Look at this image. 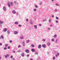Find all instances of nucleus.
<instances>
[{"label":"nucleus","mask_w":60,"mask_h":60,"mask_svg":"<svg viewBox=\"0 0 60 60\" xmlns=\"http://www.w3.org/2000/svg\"><path fill=\"white\" fill-rule=\"evenodd\" d=\"M25 51L26 52V53H29V50L28 49H26Z\"/></svg>","instance_id":"1"},{"label":"nucleus","mask_w":60,"mask_h":60,"mask_svg":"<svg viewBox=\"0 0 60 60\" xmlns=\"http://www.w3.org/2000/svg\"><path fill=\"white\" fill-rule=\"evenodd\" d=\"M14 33L15 34H18V32L17 31H14Z\"/></svg>","instance_id":"2"},{"label":"nucleus","mask_w":60,"mask_h":60,"mask_svg":"<svg viewBox=\"0 0 60 60\" xmlns=\"http://www.w3.org/2000/svg\"><path fill=\"white\" fill-rule=\"evenodd\" d=\"M30 24H31V25H32V24H33L34 22H33V21H32V20H30Z\"/></svg>","instance_id":"3"},{"label":"nucleus","mask_w":60,"mask_h":60,"mask_svg":"<svg viewBox=\"0 0 60 60\" xmlns=\"http://www.w3.org/2000/svg\"><path fill=\"white\" fill-rule=\"evenodd\" d=\"M21 56L22 57H24L25 56V54L24 53H23L21 54Z\"/></svg>","instance_id":"4"},{"label":"nucleus","mask_w":60,"mask_h":60,"mask_svg":"<svg viewBox=\"0 0 60 60\" xmlns=\"http://www.w3.org/2000/svg\"><path fill=\"white\" fill-rule=\"evenodd\" d=\"M31 50L32 52H34L35 51V50L34 49H31Z\"/></svg>","instance_id":"5"},{"label":"nucleus","mask_w":60,"mask_h":60,"mask_svg":"<svg viewBox=\"0 0 60 60\" xmlns=\"http://www.w3.org/2000/svg\"><path fill=\"white\" fill-rule=\"evenodd\" d=\"M4 36H3V35H1V37H0V39H4Z\"/></svg>","instance_id":"6"},{"label":"nucleus","mask_w":60,"mask_h":60,"mask_svg":"<svg viewBox=\"0 0 60 60\" xmlns=\"http://www.w3.org/2000/svg\"><path fill=\"white\" fill-rule=\"evenodd\" d=\"M10 4L11 6H12L13 5V3L12 2H10Z\"/></svg>","instance_id":"7"},{"label":"nucleus","mask_w":60,"mask_h":60,"mask_svg":"<svg viewBox=\"0 0 60 60\" xmlns=\"http://www.w3.org/2000/svg\"><path fill=\"white\" fill-rule=\"evenodd\" d=\"M34 27L36 29H37V25H34Z\"/></svg>","instance_id":"8"},{"label":"nucleus","mask_w":60,"mask_h":60,"mask_svg":"<svg viewBox=\"0 0 60 60\" xmlns=\"http://www.w3.org/2000/svg\"><path fill=\"white\" fill-rule=\"evenodd\" d=\"M3 9L4 11H6V8H5V7L4 6L3 7Z\"/></svg>","instance_id":"9"},{"label":"nucleus","mask_w":60,"mask_h":60,"mask_svg":"<svg viewBox=\"0 0 60 60\" xmlns=\"http://www.w3.org/2000/svg\"><path fill=\"white\" fill-rule=\"evenodd\" d=\"M12 13H13V14H15L16 13V11H15L14 10H13L12 11Z\"/></svg>","instance_id":"10"},{"label":"nucleus","mask_w":60,"mask_h":60,"mask_svg":"<svg viewBox=\"0 0 60 60\" xmlns=\"http://www.w3.org/2000/svg\"><path fill=\"white\" fill-rule=\"evenodd\" d=\"M7 28H5L4 30V32H6V31H7Z\"/></svg>","instance_id":"11"},{"label":"nucleus","mask_w":60,"mask_h":60,"mask_svg":"<svg viewBox=\"0 0 60 60\" xmlns=\"http://www.w3.org/2000/svg\"><path fill=\"white\" fill-rule=\"evenodd\" d=\"M38 49H41V45H39L38 46Z\"/></svg>","instance_id":"12"},{"label":"nucleus","mask_w":60,"mask_h":60,"mask_svg":"<svg viewBox=\"0 0 60 60\" xmlns=\"http://www.w3.org/2000/svg\"><path fill=\"white\" fill-rule=\"evenodd\" d=\"M26 42L27 43H28L29 42V40H27L26 41Z\"/></svg>","instance_id":"13"},{"label":"nucleus","mask_w":60,"mask_h":60,"mask_svg":"<svg viewBox=\"0 0 60 60\" xmlns=\"http://www.w3.org/2000/svg\"><path fill=\"white\" fill-rule=\"evenodd\" d=\"M42 47L44 48H45V47H46V46H45V44H43L42 45Z\"/></svg>","instance_id":"14"},{"label":"nucleus","mask_w":60,"mask_h":60,"mask_svg":"<svg viewBox=\"0 0 60 60\" xmlns=\"http://www.w3.org/2000/svg\"><path fill=\"white\" fill-rule=\"evenodd\" d=\"M7 33L8 34H10V31L9 30H7Z\"/></svg>","instance_id":"15"},{"label":"nucleus","mask_w":60,"mask_h":60,"mask_svg":"<svg viewBox=\"0 0 60 60\" xmlns=\"http://www.w3.org/2000/svg\"><path fill=\"white\" fill-rule=\"evenodd\" d=\"M22 45L24 47H25V42H23L22 43Z\"/></svg>","instance_id":"16"},{"label":"nucleus","mask_w":60,"mask_h":60,"mask_svg":"<svg viewBox=\"0 0 60 60\" xmlns=\"http://www.w3.org/2000/svg\"><path fill=\"white\" fill-rule=\"evenodd\" d=\"M15 25H18V22H15L14 23Z\"/></svg>","instance_id":"17"},{"label":"nucleus","mask_w":60,"mask_h":60,"mask_svg":"<svg viewBox=\"0 0 60 60\" xmlns=\"http://www.w3.org/2000/svg\"><path fill=\"white\" fill-rule=\"evenodd\" d=\"M47 45L48 46H49L50 45V43H47Z\"/></svg>","instance_id":"18"},{"label":"nucleus","mask_w":60,"mask_h":60,"mask_svg":"<svg viewBox=\"0 0 60 60\" xmlns=\"http://www.w3.org/2000/svg\"><path fill=\"white\" fill-rule=\"evenodd\" d=\"M35 55H38V52H35Z\"/></svg>","instance_id":"19"},{"label":"nucleus","mask_w":60,"mask_h":60,"mask_svg":"<svg viewBox=\"0 0 60 60\" xmlns=\"http://www.w3.org/2000/svg\"><path fill=\"white\" fill-rule=\"evenodd\" d=\"M10 2H9L8 4V5L9 7H11V5H10Z\"/></svg>","instance_id":"20"},{"label":"nucleus","mask_w":60,"mask_h":60,"mask_svg":"<svg viewBox=\"0 0 60 60\" xmlns=\"http://www.w3.org/2000/svg\"><path fill=\"white\" fill-rule=\"evenodd\" d=\"M3 21H0V23L1 24H3Z\"/></svg>","instance_id":"21"},{"label":"nucleus","mask_w":60,"mask_h":60,"mask_svg":"<svg viewBox=\"0 0 60 60\" xmlns=\"http://www.w3.org/2000/svg\"><path fill=\"white\" fill-rule=\"evenodd\" d=\"M20 39H23V36H21L20 37Z\"/></svg>","instance_id":"22"},{"label":"nucleus","mask_w":60,"mask_h":60,"mask_svg":"<svg viewBox=\"0 0 60 60\" xmlns=\"http://www.w3.org/2000/svg\"><path fill=\"white\" fill-rule=\"evenodd\" d=\"M31 47H33V48L34 47V44H32L31 45Z\"/></svg>","instance_id":"23"},{"label":"nucleus","mask_w":60,"mask_h":60,"mask_svg":"<svg viewBox=\"0 0 60 60\" xmlns=\"http://www.w3.org/2000/svg\"><path fill=\"white\" fill-rule=\"evenodd\" d=\"M54 39H51V41H52L53 42V41H54Z\"/></svg>","instance_id":"24"},{"label":"nucleus","mask_w":60,"mask_h":60,"mask_svg":"<svg viewBox=\"0 0 60 60\" xmlns=\"http://www.w3.org/2000/svg\"><path fill=\"white\" fill-rule=\"evenodd\" d=\"M35 8H37L38 7V6H37V5H35Z\"/></svg>","instance_id":"25"},{"label":"nucleus","mask_w":60,"mask_h":60,"mask_svg":"<svg viewBox=\"0 0 60 60\" xmlns=\"http://www.w3.org/2000/svg\"><path fill=\"white\" fill-rule=\"evenodd\" d=\"M57 35L56 34H55L54 36V38H56V36H57Z\"/></svg>","instance_id":"26"},{"label":"nucleus","mask_w":60,"mask_h":60,"mask_svg":"<svg viewBox=\"0 0 60 60\" xmlns=\"http://www.w3.org/2000/svg\"><path fill=\"white\" fill-rule=\"evenodd\" d=\"M57 11V9H55V12H56Z\"/></svg>","instance_id":"27"},{"label":"nucleus","mask_w":60,"mask_h":60,"mask_svg":"<svg viewBox=\"0 0 60 60\" xmlns=\"http://www.w3.org/2000/svg\"><path fill=\"white\" fill-rule=\"evenodd\" d=\"M26 21L27 22H28V19H26Z\"/></svg>","instance_id":"28"},{"label":"nucleus","mask_w":60,"mask_h":60,"mask_svg":"<svg viewBox=\"0 0 60 60\" xmlns=\"http://www.w3.org/2000/svg\"><path fill=\"white\" fill-rule=\"evenodd\" d=\"M46 41V40L45 39H43L42 40L43 41Z\"/></svg>","instance_id":"29"},{"label":"nucleus","mask_w":60,"mask_h":60,"mask_svg":"<svg viewBox=\"0 0 60 60\" xmlns=\"http://www.w3.org/2000/svg\"><path fill=\"white\" fill-rule=\"evenodd\" d=\"M19 26V27H21V26H22V25H21L19 24L18 25Z\"/></svg>","instance_id":"30"},{"label":"nucleus","mask_w":60,"mask_h":60,"mask_svg":"<svg viewBox=\"0 0 60 60\" xmlns=\"http://www.w3.org/2000/svg\"><path fill=\"white\" fill-rule=\"evenodd\" d=\"M4 50H6V49H7V47H4Z\"/></svg>","instance_id":"31"},{"label":"nucleus","mask_w":60,"mask_h":60,"mask_svg":"<svg viewBox=\"0 0 60 60\" xmlns=\"http://www.w3.org/2000/svg\"><path fill=\"white\" fill-rule=\"evenodd\" d=\"M55 42L56 43H57V39L56 40V41H55Z\"/></svg>","instance_id":"32"},{"label":"nucleus","mask_w":60,"mask_h":60,"mask_svg":"<svg viewBox=\"0 0 60 60\" xmlns=\"http://www.w3.org/2000/svg\"><path fill=\"white\" fill-rule=\"evenodd\" d=\"M8 57H9V55L8 54H7L6 55Z\"/></svg>","instance_id":"33"},{"label":"nucleus","mask_w":60,"mask_h":60,"mask_svg":"<svg viewBox=\"0 0 60 60\" xmlns=\"http://www.w3.org/2000/svg\"><path fill=\"white\" fill-rule=\"evenodd\" d=\"M57 55L58 56H59V52L57 53Z\"/></svg>","instance_id":"34"},{"label":"nucleus","mask_w":60,"mask_h":60,"mask_svg":"<svg viewBox=\"0 0 60 60\" xmlns=\"http://www.w3.org/2000/svg\"><path fill=\"white\" fill-rule=\"evenodd\" d=\"M8 46V44H7L5 45V47H6Z\"/></svg>","instance_id":"35"},{"label":"nucleus","mask_w":60,"mask_h":60,"mask_svg":"<svg viewBox=\"0 0 60 60\" xmlns=\"http://www.w3.org/2000/svg\"><path fill=\"white\" fill-rule=\"evenodd\" d=\"M55 58H55V57H53V60H55Z\"/></svg>","instance_id":"36"},{"label":"nucleus","mask_w":60,"mask_h":60,"mask_svg":"<svg viewBox=\"0 0 60 60\" xmlns=\"http://www.w3.org/2000/svg\"><path fill=\"white\" fill-rule=\"evenodd\" d=\"M14 3L16 4H17V2L16 1H15L14 2Z\"/></svg>","instance_id":"37"},{"label":"nucleus","mask_w":60,"mask_h":60,"mask_svg":"<svg viewBox=\"0 0 60 60\" xmlns=\"http://www.w3.org/2000/svg\"><path fill=\"white\" fill-rule=\"evenodd\" d=\"M5 57L6 58H7V56H6V55H5Z\"/></svg>","instance_id":"38"},{"label":"nucleus","mask_w":60,"mask_h":60,"mask_svg":"<svg viewBox=\"0 0 60 60\" xmlns=\"http://www.w3.org/2000/svg\"><path fill=\"white\" fill-rule=\"evenodd\" d=\"M47 21L46 20H43V22H45V21Z\"/></svg>","instance_id":"39"},{"label":"nucleus","mask_w":60,"mask_h":60,"mask_svg":"<svg viewBox=\"0 0 60 60\" xmlns=\"http://www.w3.org/2000/svg\"><path fill=\"white\" fill-rule=\"evenodd\" d=\"M56 19H58V17H56Z\"/></svg>","instance_id":"40"},{"label":"nucleus","mask_w":60,"mask_h":60,"mask_svg":"<svg viewBox=\"0 0 60 60\" xmlns=\"http://www.w3.org/2000/svg\"><path fill=\"white\" fill-rule=\"evenodd\" d=\"M11 58H13V56H11Z\"/></svg>","instance_id":"41"},{"label":"nucleus","mask_w":60,"mask_h":60,"mask_svg":"<svg viewBox=\"0 0 60 60\" xmlns=\"http://www.w3.org/2000/svg\"><path fill=\"white\" fill-rule=\"evenodd\" d=\"M8 49H10V46H9L8 47Z\"/></svg>","instance_id":"42"},{"label":"nucleus","mask_w":60,"mask_h":60,"mask_svg":"<svg viewBox=\"0 0 60 60\" xmlns=\"http://www.w3.org/2000/svg\"><path fill=\"white\" fill-rule=\"evenodd\" d=\"M39 26H41V24H39Z\"/></svg>","instance_id":"43"},{"label":"nucleus","mask_w":60,"mask_h":60,"mask_svg":"<svg viewBox=\"0 0 60 60\" xmlns=\"http://www.w3.org/2000/svg\"><path fill=\"white\" fill-rule=\"evenodd\" d=\"M12 52L14 53H15V51H13Z\"/></svg>","instance_id":"44"},{"label":"nucleus","mask_w":60,"mask_h":60,"mask_svg":"<svg viewBox=\"0 0 60 60\" xmlns=\"http://www.w3.org/2000/svg\"><path fill=\"white\" fill-rule=\"evenodd\" d=\"M55 5H56V6H58V4H56Z\"/></svg>","instance_id":"45"},{"label":"nucleus","mask_w":60,"mask_h":60,"mask_svg":"<svg viewBox=\"0 0 60 60\" xmlns=\"http://www.w3.org/2000/svg\"><path fill=\"white\" fill-rule=\"evenodd\" d=\"M42 4V2H41L39 4H40V5H41Z\"/></svg>","instance_id":"46"},{"label":"nucleus","mask_w":60,"mask_h":60,"mask_svg":"<svg viewBox=\"0 0 60 60\" xmlns=\"http://www.w3.org/2000/svg\"><path fill=\"white\" fill-rule=\"evenodd\" d=\"M49 22H50L51 21V19H49Z\"/></svg>","instance_id":"47"},{"label":"nucleus","mask_w":60,"mask_h":60,"mask_svg":"<svg viewBox=\"0 0 60 60\" xmlns=\"http://www.w3.org/2000/svg\"><path fill=\"white\" fill-rule=\"evenodd\" d=\"M2 43H0V46H2Z\"/></svg>","instance_id":"48"},{"label":"nucleus","mask_w":60,"mask_h":60,"mask_svg":"<svg viewBox=\"0 0 60 60\" xmlns=\"http://www.w3.org/2000/svg\"><path fill=\"white\" fill-rule=\"evenodd\" d=\"M34 11H36V9H34Z\"/></svg>","instance_id":"49"},{"label":"nucleus","mask_w":60,"mask_h":60,"mask_svg":"<svg viewBox=\"0 0 60 60\" xmlns=\"http://www.w3.org/2000/svg\"><path fill=\"white\" fill-rule=\"evenodd\" d=\"M9 42L10 43H11L12 42V41L11 40H10Z\"/></svg>","instance_id":"50"},{"label":"nucleus","mask_w":60,"mask_h":60,"mask_svg":"<svg viewBox=\"0 0 60 60\" xmlns=\"http://www.w3.org/2000/svg\"><path fill=\"white\" fill-rule=\"evenodd\" d=\"M27 57H29V54H27Z\"/></svg>","instance_id":"51"},{"label":"nucleus","mask_w":60,"mask_h":60,"mask_svg":"<svg viewBox=\"0 0 60 60\" xmlns=\"http://www.w3.org/2000/svg\"><path fill=\"white\" fill-rule=\"evenodd\" d=\"M56 23H58V21L57 20H56Z\"/></svg>","instance_id":"52"},{"label":"nucleus","mask_w":60,"mask_h":60,"mask_svg":"<svg viewBox=\"0 0 60 60\" xmlns=\"http://www.w3.org/2000/svg\"><path fill=\"white\" fill-rule=\"evenodd\" d=\"M40 58H38L37 59V60H40Z\"/></svg>","instance_id":"53"},{"label":"nucleus","mask_w":60,"mask_h":60,"mask_svg":"<svg viewBox=\"0 0 60 60\" xmlns=\"http://www.w3.org/2000/svg\"><path fill=\"white\" fill-rule=\"evenodd\" d=\"M18 15V13H17L16 14V15L17 16Z\"/></svg>","instance_id":"54"},{"label":"nucleus","mask_w":60,"mask_h":60,"mask_svg":"<svg viewBox=\"0 0 60 60\" xmlns=\"http://www.w3.org/2000/svg\"><path fill=\"white\" fill-rule=\"evenodd\" d=\"M54 17V15H52V18H53Z\"/></svg>","instance_id":"55"},{"label":"nucleus","mask_w":60,"mask_h":60,"mask_svg":"<svg viewBox=\"0 0 60 60\" xmlns=\"http://www.w3.org/2000/svg\"><path fill=\"white\" fill-rule=\"evenodd\" d=\"M48 30H50V28H48Z\"/></svg>","instance_id":"56"},{"label":"nucleus","mask_w":60,"mask_h":60,"mask_svg":"<svg viewBox=\"0 0 60 60\" xmlns=\"http://www.w3.org/2000/svg\"><path fill=\"white\" fill-rule=\"evenodd\" d=\"M12 60H15V59L13 58L12 59Z\"/></svg>","instance_id":"57"},{"label":"nucleus","mask_w":60,"mask_h":60,"mask_svg":"<svg viewBox=\"0 0 60 60\" xmlns=\"http://www.w3.org/2000/svg\"><path fill=\"white\" fill-rule=\"evenodd\" d=\"M20 45H19V46H18V48H20Z\"/></svg>","instance_id":"58"},{"label":"nucleus","mask_w":60,"mask_h":60,"mask_svg":"<svg viewBox=\"0 0 60 60\" xmlns=\"http://www.w3.org/2000/svg\"><path fill=\"white\" fill-rule=\"evenodd\" d=\"M50 26L52 27V25L51 24V25H50Z\"/></svg>","instance_id":"59"},{"label":"nucleus","mask_w":60,"mask_h":60,"mask_svg":"<svg viewBox=\"0 0 60 60\" xmlns=\"http://www.w3.org/2000/svg\"><path fill=\"white\" fill-rule=\"evenodd\" d=\"M57 54H56V57H57Z\"/></svg>","instance_id":"60"},{"label":"nucleus","mask_w":60,"mask_h":60,"mask_svg":"<svg viewBox=\"0 0 60 60\" xmlns=\"http://www.w3.org/2000/svg\"><path fill=\"white\" fill-rule=\"evenodd\" d=\"M20 50H19L18 51V52H20Z\"/></svg>","instance_id":"61"},{"label":"nucleus","mask_w":60,"mask_h":60,"mask_svg":"<svg viewBox=\"0 0 60 60\" xmlns=\"http://www.w3.org/2000/svg\"><path fill=\"white\" fill-rule=\"evenodd\" d=\"M1 58H2L1 57H0V60H1Z\"/></svg>","instance_id":"62"},{"label":"nucleus","mask_w":60,"mask_h":60,"mask_svg":"<svg viewBox=\"0 0 60 60\" xmlns=\"http://www.w3.org/2000/svg\"><path fill=\"white\" fill-rule=\"evenodd\" d=\"M30 60H33L32 59H30Z\"/></svg>","instance_id":"63"},{"label":"nucleus","mask_w":60,"mask_h":60,"mask_svg":"<svg viewBox=\"0 0 60 60\" xmlns=\"http://www.w3.org/2000/svg\"><path fill=\"white\" fill-rule=\"evenodd\" d=\"M51 0L52 2H54V0Z\"/></svg>","instance_id":"64"}]
</instances>
